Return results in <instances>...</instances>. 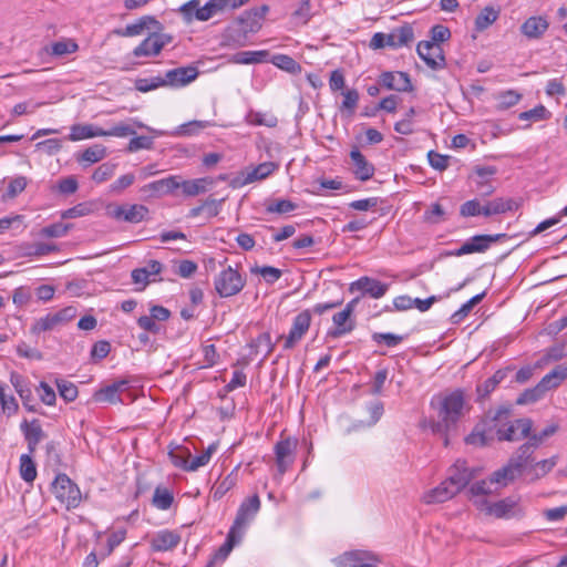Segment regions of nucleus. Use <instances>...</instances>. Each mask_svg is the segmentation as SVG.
I'll return each mask as SVG.
<instances>
[{
    "label": "nucleus",
    "mask_w": 567,
    "mask_h": 567,
    "mask_svg": "<svg viewBox=\"0 0 567 567\" xmlns=\"http://www.w3.org/2000/svg\"><path fill=\"white\" fill-rule=\"evenodd\" d=\"M59 326L60 323L55 313H48L33 323L31 327V332L34 334H40L42 332L53 330Z\"/></svg>",
    "instance_id": "nucleus-45"
},
{
    "label": "nucleus",
    "mask_w": 567,
    "mask_h": 567,
    "mask_svg": "<svg viewBox=\"0 0 567 567\" xmlns=\"http://www.w3.org/2000/svg\"><path fill=\"white\" fill-rule=\"evenodd\" d=\"M419 56L432 70H441L445 66V58L441 44L421 41L416 48Z\"/></svg>",
    "instance_id": "nucleus-15"
},
{
    "label": "nucleus",
    "mask_w": 567,
    "mask_h": 567,
    "mask_svg": "<svg viewBox=\"0 0 567 567\" xmlns=\"http://www.w3.org/2000/svg\"><path fill=\"white\" fill-rule=\"evenodd\" d=\"M370 558L369 554L352 551L339 558L337 567H360L363 560Z\"/></svg>",
    "instance_id": "nucleus-49"
},
{
    "label": "nucleus",
    "mask_w": 567,
    "mask_h": 567,
    "mask_svg": "<svg viewBox=\"0 0 567 567\" xmlns=\"http://www.w3.org/2000/svg\"><path fill=\"white\" fill-rule=\"evenodd\" d=\"M69 229H70L69 225L63 224V223H55V224L49 225L47 227H43L40 231V235L42 237H48V238H59V237L65 236L68 234Z\"/></svg>",
    "instance_id": "nucleus-58"
},
{
    "label": "nucleus",
    "mask_w": 567,
    "mask_h": 567,
    "mask_svg": "<svg viewBox=\"0 0 567 567\" xmlns=\"http://www.w3.org/2000/svg\"><path fill=\"white\" fill-rule=\"evenodd\" d=\"M241 537L243 534L230 528L227 534L226 542L218 548L206 567H213L217 561H224L233 550L234 546L240 542Z\"/></svg>",
    "instance_id": "nucleus-31"
},
{
    "label": "nucleus",
    "mask_w": 567,
    "mask_h": 567,
    "mask_svg": "<svg viewBox=\"0 0 567 567\" xmlns=\"http://www.w3.org/2000/svg\"><path fill=\"white\" fill-rule=\"evenodd\" d=\"M20 475L23 481L32 483L37 477V467L32 458L23 454L20 457Z\"/></svg>",
    "instance_id": "nucleus-47"
},
{
    "label": "nucleus",
    "mask_w": 567,
    "mask_h": 567,
    "mask_svg": "<svg viewBox=\"0 0 567 567\" xmlns=\"http://www.w3.org/2000/svg\"><path fill=\"white\" fill-rule=\"evenodd\" d=\"M134 182L135 175L133 173L122 175L110 185V193L121 194L123 190L128 188Z\"/></svg>",
    "instance_id": "nucleus-62"
},
{
    "label": "nucleus",
    "mask_w": 567,
    "mask_h": 567,
    "mask_svg": "<svg viewBox=\"0 0 567 567\" xmlns=\"http://www.w3.org/2000/svg\"><path fill=\"white\" fill-rule=\"evenodd\" d=\"M388 289V284H383L370 277H361L357 281L352 282L350 286L351 291L358 290L375 299L383 297L386 293Z\"/></svg>",
    "instance_id": "nucleus-21"
},
{
    "label": "nucleus",
    "mask_w": 567,
    "mask_h": 567,
    "mask_svg": "<svg viewBox=\"0 0 567 567\" xmlns=\"http://www.w3.org/2000/svg\"><path fill=\"white\" fill-rule=\"evenodd\" d=\"M476 504L480 509L485 511L486 514L499 519L520 518L525 515V509L520 505L519 496L505 497L495 503L482 499L476 502Z\"/></svg>",
    "instance_id": "nucleus-3"
},
{
    "label": "nucleus",
    "mask_w": 567,
    "mask_h": 567,
    "mask_svg": "<svg viewBox=\"0 0 567 567\" xmlns=\"http://www.w3.org/2000/svg\"><path fill=\"white\" fill-rule=\"evenodd\" d=\"M250 348L256 354L261 353V361H264L274 350L270 334L268 332L260 333L251 341Z\"/></svg>",
    "instance_id": "nucleus-40"
},
{
    "label": "nucleus",
    "mask_w": 567,
    "mask_h": 567,
    "mask_svg": "<svg viewBox=\"0 0 567 567\" xmlns=\"http://www.w3.org/2000/svg\"><path fill=\"white\" fill-rule=\"evenodd\" d=\"M260 509V498L257 494L246 498L239 506L230 528L244 534L246 526L254 519Z\"/></svg>",
    "instance_id": "nucleus-12"
},
{
    "label": "nucleus",
    "mask_w": 567,
    "mask_h": 567,
    "mask_svg": "<svg viewBox=\"0 0 567 567\" xmlns=\"http://www.w3.org/2000/svg\"><path fill=\"white\" fill-rule=\"evenodd\" d=\"M173 37L167 33L153 32L144 39L132 52L135 58H152L172 43Z\"/></svg>",
    "instance_id": "nucleus-9"
},
{
    "label": "nucleus",
    "mask_w": 567,
    "mask_h": 567,
    "mask_svg": "<svg viewBox=\"0 0 567 567\" xmlns=\"http://www.w3.org/2000/svg\"><path fill=\"white\" fill-rule=\"evenodd\" d=\"M245 285V276L231 266H227L219 271L214 279L215 290L221 298H228L239 293Z\"/></svg>",
    "instance_id": "nucleus-4"
},
{
    "label": "nucleus",
    "mask_w": 567,
    "mask_h": 567,
    "mask_svg": "<svg viewBox=\"0 0 567 567\" xmlns=\"http://www.w3.org/2000/svg\"><path fill=\"white\" fill-rule=\"evenodd\" d=\"M354 303L355 300L350 301L342 311L333 316L332 321L334 329L329 332L331 337L338 338L352 331L354 324L350 320V317L354 310Z\"/></svg>",
    "instance_id": "nucleus-20"
},
{
    "label": "nucleus",
    "mask_w": 567,
    "mask_h": 567,
    "mask_svg": "<svg viewBox=\"0 0 567 567\" xmlns=\"http://www.w3.org/2000/svg\"><path fill=\"white\" fill-rule=\"evenodd\" d=\"M212 406L217 410L221 421L230 420L234 416L236 403L235 399L228 396L227 392H217L212 398Z\"/></svg>",
    "instance_id": "nucleus-28"
},
{
    "label": "nucleus",
    "mask_w": 567,
    "mask_h": 567,
    "mask_svg": "<svg viewBox=\"0 0 567 567\" xmlns=\"http://www.w3.org/2000/svg\"><path fill=\"white\" fill-rule=\"evenodd\" d=\"M512 209V202L503 198H495L482 206V215L491 216L505 213Z\"/></svg>",
    "instance_id": "nucleus-44"
},
{
    "label": "nucleus",
    "mask_w": 567,
    "mask_h": 567,
    "mask_svg": "<svg viewBox=\"0 0 567 567\" xmlns=\"http://www.w3.org/2000/svg\"><path fill=\"white\" fill-rule=\"evenodd\" d=\"M567 378V368L558 365L547 373L534 390H554L561 385Z\"/></svg>",
    "instance_id": "nucleus-33"
},
{
    "label": "nucleus",
    "mask_w": 567,
    "mask_h": 567,
    "mask_svg": "<svg viewBox=\"0 0 567 567\" xmlns=\"http://www.w3.org/2000/svg\"><path fill=\"white\" fill-rule=\"evenodd\" d=\"M475 173L481 178L478 182L480 190L483 194H491L493 188L492 186L487 185V182L489 177L496 174V168L494 166H477Z\"/></svg>",
    "instance_id": "nucleus-48"
},
{
    "label": "nucleus",
    "mask_w": 567,
    "mask_h": 567,
    "mask_svg": "<svg viewBox=\"0 0 567 567\" xmlns=\"http://www.w3.org/2000/svg\"><path fill=\"white\" fill-rule=\"evenodd\" d=\"M179 188V177L168 176L158 181H154L142 187V192L150 196L161 197L172 194L175 189Z\"/></svg>",
    "instance_id": "nucleus-22"
},
{
    "label": "nucleus",
    "mask_w": 567,
    "mask_h": 567,
    "mask_svg": "<svg viewBox=\"0 0 567 567\" xmlns=\"http://www.w3.org/2000/svg\"><path fill=\"white\" fill-rule=\"evenodd\" d=\"M52 492L56 499L63 504L66 509L76 508L81 501L82 494L79 486L71 481L66 474L56 475L52 483Z\"/></svg>",
    "instance_id": "nucleus-5"
},
{
    "label": "nucleus",
    "mask_w": 567,
    "mask_h": 567,
    "mask_svg": "<svg viewBox=\"0 0 567 567\" xmlns=\"http://www.w3.org/2000/svg\"><path fill=\"white\" fill-rule=\"evenodd\" d=\"M214 185V181L210 177H202L189 181L179 179V188L186 196H197L208 190Z\"/></svg>",
    "instance_id": "nucleus-34"
},
{
    "label": "nucleus",
    "mask_w": 567,
    "mask_h": 567,
    "mask_svg": "<svg viewBox=\"0 0 567 567\" xmlns=\"http://www.w3.org/2000/svg\"><path fill=\"white\" fill-rule=\"evenodd\" d=\"M380 83L389 90L399 92L412 91L410 76L405 72H383L380 76Z\"/></svg>",
    "instance_id": "nucleus-24"
},
{
    "label": "nucleus",
    "mask_w": 567,
    "mask_h": 567,
    "mask_svg": "<svg viewBox=\"0 0 567 567\" xmlns=\"http://www.w3.org/2000/svg\"><path fill=\"white\" fill-rule=\"evenodd\" d=\"M78 43L72 39L56 41L51 45V53L56 56H63L76 52Z\"/></svg>",
    "instance_id": "nucleus-51"
},
{
    "label": "nucleus",
    "mask_w": 567,
    "mask_h": 567,
    "mask_svg": "<svg viewBox=\"0 0 567 567\" xmlns=\"http://www.w3.org/2000/svg\"><path fill=\"white\" fill-rule=\"evenodd\" d=\"M311 316L308 311H302L293 319L292 327L285 340V349H292L309 330Z\"/></svg>",
    "instance_id": "nucleus-17"
},
{
    "label": "nucleus",
    "mask_w": 567,
    "mask_h": 567,
    "mask_svg": "<svg viewBox=\"0 0 567 567\" xmlns=\"http://www.w3.org/2000/svg\"><path fill=\"white\" fill-rule=\"evenodd\" d=\"M423 218L429 224H440L445 220V210L439 203H434L424 212Z\"/></svg>",
    "instance_id": "nucleus-55"
},
{
    "label": "nucleus",
    "mask_w": 567,
    "mask_h": 567,
    "mask_svg": "<svg viewBox=\"0 0 567 567\" xmlns=\"http://www.w3.org/2000/svg\"><path fill=\"white\" fill-rule=\"evenodd\" d=\"M254 274L260 275L267 284H274L281 277L282 272L280 269L272 266H262L251 269Z\"/></svg>",
    "instance_id": "nucleus-59"
},
{
    "label": "nucleus",
    "mask_w": 567,
    "mask_h": 567,
    "mask_svg": "<svg viewBox=\"0 0 567 567\" xmlns=\"http://www.w3.org/2000/svg\"><path fill=\"white\" fill-rule=\"evenodd\" d=\"M135 392H93L90 402L101 404H131L136 400Z\"/></svg>",
    "instance_id": "nucleus-26"
},
{
    "label": "nucleus",
    "mask_w": 567,
    "mask_h": 567,
    "mask_svg": "<svg viewBox=\"0 0 567 567\" xmlns=\"http://www.w3.org/2000/svg\"><path fill=\"white\" fill-rule=\"evenodd\" d=\"M165 86L163 76H151L144 79H137L135 82V89L140 92L146 93L158 87Z\"/></svg>",
    "instance_id": "nucleus-52"
},
{
    "label": "nucleus",
    "mask_w": 567,
    "mask_h": 567,
    "mask_svg": "<svg viewBox=\"0 0 567 567\" xmlns=\"http://www.w3.org/2000/svg\"><path fill=\"white\" fill-rule=\"evenodd\" d=\"M297 441L290 437L281 440L275 445L276 465L279 476H282L295 461Z\"/></svg>",
    "instance_id": "nucleus-14"
},
{
    "label": "nucleus",
    "mask_w": 567,
    "mask_h": 567,
    "mask_svg": "<svg viewBox=\"0 0 567 567\" xmlns=\"http://www.w3.org/2000/svg\"><path fill=\"white\" fill-rule=\"evenodd\" d=\"M106 214L109 217L117 220L131 224H138L143 221L147 214L148 208L141 204L133 205H109L106 207Z\"/></svg>",
    "instance_id": "nucleus-8"
},
{
    "label": "nucleus",
    "mask_w": 567,
    "mask_h": 567,
    "mask_svg": "<svg viewBox=\"0 0 567 567\" xmlns=\"http://www.w3.org/2000/svg\"><path fill=\"white\" fill-rule=\"evenodd\" d=\"M431 409L437 421L431 422L433 433L443 437V444L449 445V435L455 430L456 423L468 410L463 392H439L431 400Z\"/></svg>",
    "instance_id": "nucleus-1"
},
{
    "label": "nucleus",
    "mask_w": 567,
    "mask_h": 567,
    "mask_svg": "<svg viewBox=\"0 0 567 567\" xmlns=\"http://www.w3.org/2000/svg\"><path fill=\"white\" fill-rule=\"evenodd\" d=\"M260 20L261 16H258L257 11L248 10L243 12L236 19V23L240 27V33L237 35H227V44L234 47H244L246 44L247 35L249 33H256L261 29Z\"/></svg>",
    "instance_id": "nucleus-7"
},
{
    "label": "nucleus",
    "mask_w": 567,
    "mask_h": 567,
    "mask_svg": "<svg viewBox=\"0 0 567 567\" xmlns=\"http://www.w3.org/2000/svg\"><path fill=\"white\" fill-rule=\"evenodd\" d=\"M414 38L413 29L409 25H403L394 29L390 33H375L370 41V48L378 50L385 47L398 49L408 45Z\"/></svg>",
    "instance_id": "nucleus-6"
},
{
    "label": "nucleus",
    "mask_w": 567,
    "mask_h": 567,
    "mask_svg": "<svg viewBox=\"0 0 567 567\" xmlns=\"http://www.w3.org/2000/svg\"><path fill=\"white\" fill-rule=\"evenodd\" d=\"M104 133L105 136L126 137L128 135H135L136 131L128 123H118L109 130H104Z\"/></svg>",
    "instance_id": "nucleus-64"
},
{
    "label": "nucleus",
    "mask_w": 567,
    "mask_h": 567,
    "mask_svg": "<svg viewBox=\"0 0 567 567\" xmlns=\"http://www.w3.org/2000/svg\"><path fill=\"white\" fill-rule=\"evenodd\" d=\"M274 64L281 70L296 73L300 70V65L289 55L279 54L274 58Z\"/></svg>",
    "instance_id": "nucleus-61"
},
{
    "label": "nucleus",
    "mask_w": 567,
    "mask_h": 567,
    "mask_svg": "<svg viewBox=\"0 0 567 567\" xmlns=\"http://www.w3.org/2000/svg\"><path fill=\"white\" fill-rule=\"evenodd\" d=\"M174 502V495L172 491L166 487L157 486L154 491L152 504L157 509L166 511L168 509Z\"/></svg>",
    "instance_id": "nucleus-41"
},
{
    "label": "nucleus",
    "mask_w": 567,
    "mask_h": 567,
    "mask_svg": "<svg viewBox=\"0 0 567 567\" xmlns=\"http://www.w3.org/2000/svg\"><path fill=\"white\" fill-rule=\"evenodd\" d=\"M171 462L176 466L181 467L184 471H187L188 461L190 458V452L186 447H176L172 450L169 453Z\"/></svg>",
    "instance_id": "nucleus-53"
},
{
    "label": "nucleus",
    "mask_w": 567,
    "mask_h": 567,
    "mask_svg": "<svg viewBox=\"0 0 567 567\" xmlns=\"http://www.w3.org/2000/svg\"><path fill=\"white\" fill-rule=\"evenodd\" d=\"M350 157L354 166L353 174L355 177L363 182L369 181L374 174V166L365 159L358 148L350 152Z\"/></svg>",
    "instance_id": "nucleus-27"
},
{
    "label": "nucleus",
    "mask_w": 567,
    "mask_h": 567,
    "mask_svg": "<svg viewBox=\"0 0 567 567\" xmlns=\"http://www.w3.org/2000/svg\"><path fill=\"white\" fill-rule=\"evenodd\" d=\"M549 28V21L543 16H533L520 25L522 34L528 40H539Z\"/></svg>",
    "instance_id": "nucleus-19"
},
{
    "label": "nucleus",
    "mask_w": 567,
    "mask_h": 567,
    "mask_svg": "<svg viewBox=\"0 0 567 567\" xmlns=\"http://www.w3.org/2000/svg\"><path fill=\"white\" fill-rule=\"evenodd\" d=\"M506 234L496 235H476L466 240L460 248L446 252V256H463L475 252H483L489 248L493 243L506 238Z\"/></svg>",
    "instance_id": "nucleus-11"
},
{
    "label": "nucleus",
    "mask_w": 567,
    "mask_h": 567,
    "mask_svg": "<svg viewBox=\"0 0 567 567\" xmlns=\"http://www.w3.org/2000/svg\"><path fill=\"white\" fill-rule=\"evenodd\" d=\"M106 156V148L101 144H95L87 147L82 154L79 161L87 164H94L102 161Z\"/></svg>",
    "instance_id": "nucleus-46"
},
{
    "label": "nucleus",
    "mask_w": 567,
    "mask_h": 567,
    "mask_svg": "<svg viewBox=\"0 0 567 567\" xmlns=\"http://www.w3.org/2000/svg\"><path fill=\"white\" fill-rule=\"evenodd\" d=\"M297 208V204L289 199L274 200L266 206V212L269 214H287L293 212Z\"/></svg>",
    "instance_id": "nucleus-54"
},
{
    "label": "nucleus",
    "mask_w": 567,
    "mask_h": 567,
    "mask_svg": "<svg viewBox=\"0 0 567 567\" xmlns=\"http://www.w3.org/2000/svg\"><path fill=\"white\" fill-rule=\"evenodd\" d=\"M343 101L341 110H346L349 114H353L359 102V93L357 90L351 89L342 92Z\"/></svg>",
    "instance_id": "nucleus-63"
},
{
    "label": "nucleus",
    "mask_w": 567,
    "mask_h": 567,
    "mask_svg": "<svg viewBox=\"0 0 567 567\" xmlns=\"http://www.w3.org/2000/svg\"><path fill=\"white\" fill-rule=\"evenodd\" d=\"M138 382L140 380L137 378L126 375L118 378L111 383L104 384L102 388H100V390H122L123 386H126L125 390H143L144 385L140 384Z\"/></svg>",
    "instance_id": "nucleus-39"
},
{
    "label": "nucleus",
    "mask_w": 567,
    "mask_h": 567,
    "mask_svg": "<svg viewBox=\"0 0 567 567\" xmlns=\"http://www.w3.org/2000/svg\"><path fill=\"white\" fill-rule=\"evenodd\" d=\"M197 76V68L189 65L169 70L163 78L165 86L182 87L193 82Z\"/></svg>",
    "instance_id": "nucleus-16"
},
{
    "label": "nucleus",
    "mask_w": 567,
    "mask_h": 567,
    "mask_svg": "<svg viewBox=\"0 0 567 567\" xmlns=\"http://www.w3.org/2000/svg\"><path fill=\"white\" fill-rule=\"evenodd\" d=\"M21 430L24 434V439L28 442V447L30 453H33L37 449V445L44 437V432L38 420H33L30 423L24 421L21 424Z\"/></svg>",
    "instance_id": "nucleus-29"
},
{
    "label": "nucleus",
    "mask_w": 567,
    "mask_h": 567,
    "mask_svg": "<svg viewBox=\"0 0 567 567\" xmlns=\"http://www.w3.org/2000/svg\"><path fill=\"white\" fill-rule=\"evenodd\" d=\"M511 410L508 406L502 405L495 412L489 411L488 416L492 421L496 422V435L499 441H520L526 439L533 427V422L529 419H517L507 423H502L509 416Z\"/></svg>",
    "instance_id": "nucleus-2"
},
{
    "label": "nucleus",
    "mask_w": 567,
    "mask_h": 567,
    "mask_svg": "<svg viewBox=\"0 0 567 567\" xmlns=\"http://www.w3.org/2000/svg\"><path fill=\"white\" fill-rule=\"evenodd\" d=\"M268 56V51H244L234 54L230 59L233 63L236 64H256L266 61Z\"/></svg>",
    "instance_id": "nucleus-38"
},
{
    "label": "nucleus",
    "mask_w": 567,
    "mask_h": 567,
    "mask_svg": "<svg viewBox=\"0 0 567 567\" xmlns=\"http://www.w3.org/2000/svg\"><path fill=\"white\" fill-rule=\"evenodd\" d=\"M150 23L158 24V21L154 17L144 16L137 22L127 24L124 29H116L114 33L120 37H136L142 34Z\"/></svg>",
    "instance_id": "nucleus-36"
},
{
    "label": "nucleus",
    "mask_w": 567,
    "mask_h": 567,
    "mask_svg": "<svg viewBox=\"0 0 567 567\" xmlns=\"http://www.w3.org/2000/svg\"><path fill=\"white\" fill-rule=\"evenodd\" d=\"M181 543V535L174 530H159L151 539V547L154 551L173 550Z\"/></svg>",
    "instance_id": "nucleus-25"
},
{
    "label": "nucleus",
    "mask_w": 567,
    "mask_h": 567,
    "mask_svg": "<svg viewBox=\"0 0 567 567\" xmlns=\"http://www.w3.org/2000/svg\"><path fill=\"white\" fill-rule=\"evenodd\" d=\"M100 136H105L104 130L94 124H74L71 126L69 140L78 142Z\"/></svg>",
    "instance_id": "nucleus-32"
},
{
    "label": "nucleus",
    "mask_w": 567,
    "mask_h": 567,
    "mask_svg": "<svg viewBox=\"0 0 567 567\" xmlns=\"http://www.w3.org/2000/svg\"><path fill=\"white\" fill-rule=\"evenodd\" d=\"M484 298V292L478 293L472 297L468 301H466L457 311H455L452 316L453 322L462 321L471 310Z\"/></svg>",
    "instance_id": "nucleus-57"
},
{
    "label": "nucleus",
    "mask_w": 567,
    "mask_h": 567,
    "mask_svg": "<svg viewBox=\"0 0 567 567\" xmlns=\"http://www.w3.org/2000/svg\"><path fill=\"white\" fill-rule=\"evenodd\" d=\"M557 464V456H551L546 460H542L530 465L529 475L533 481L544 477L549 473Z\"/></svg>",
    "instance_id": "nucleus-42"
},
{
    "label": "nucleus",
    "mask_w": 567,
    "mask_h": 567,
    "mask_svg": "<svg viewBox=\"0 0 567 567\" xmlns=\"http://www.w3.org/2000/svg\"><path fill=\"white\" fill-rule=\"evenodd\" d=\"M498 18V11L493 7H485L475 19V29L478 32L486 30Z\"/></svg>",
    "instance_id": "nucleus-43"
},
{
    "label": "nucleus",
    "mask_w": 567,
    "mask_h": 567,
    "mask_svg": "<svg viewBox=\"0 0 567 567\" xmlns=\"http://www.w3.org/2000/svg\"><path fill=\"white\" fill-rule=\"evenodd\" d=\"M473 477L474 474L466 467V463L464 461H457L450 470V475L446 478V482L457 494L470 483Z\"/></svg>",
    "instance_id": "nucleus-18"
},
{
    "label": "nucleus",
    "mask_w": 567,
    "mask_h": 567,
    "mask_svg": "<svg viewBox=\"0 0 567 567\" xmlns=\"http://www.w3.org/2000/svg\"><path fill=\"white\" fill-rule=\"evenodd\" d=\"M277 169V164L274 162H265L256 167L251 168L247 173H241L235 176L230 181V186L233 188H239L247 184L254 183L256 181H261L270 176Z\"/></svg>",
    "instance_id": "nucleus-13"
},
{
    "label": "nucleus",
    "mask_w": 567,
    "mask_h": 567,
    "mask_svg": "<svg viewBox=\"0 0 567 567\" xmlns=\"http://www.w3.org/2000/svg\"><path fill=\"white\" fill-rule=\"evenodd\" d=\"M522 475L509 462L491 475V483L506 486Z\"/></svg>",
    "instance_id": "nucleus-37"
},
{
    "label": "nucleus",
    "mask_w": 567,
    "mask_h": 567,
    "mask_svg": "<svg viewBox=\"0 0 567 567\" xmlns=\"http://www.w3.org/2000/svg\"><path fill=\"white\" fill-rule=\"evenodd\" d=\"M311 16V3L309 0H301L297 9L292 12L295 22L299 24H306Z\"/></svg>",
    "instance_id": "nucleus-56"
},
{
    "label": "nucleus",
    "mask_w": 567,
    "mask_h": 567,
    "mask_svg": "<svg viewBox=\"0 0 567 567\" xmlns=\"http://www.w3.org/2000/svg\"><path fill=\"white\" fill-rule=\"evenodd\" d=\"M115 168V164L103 163L94 171L92 179L96 183H103L114 175Z\"/></svg>",
    "instance_id": "nucleus-60"
},
{
    "label": "nucleus",
    "mask_w": 567,
    "mask_h": 567,
    "mask_svg": "<svg viewBox=\"0 0 567 567\" xmlns=\"http://www.w3.org/2000/svg\"><path fill=\"white\" fill-rule=\"evenodd\" d=\"M522 99V95L514 90H507L497 94V109L507 110L516 105Z\"/></svg>",
    "instance_id": "nucleus-50"
},
{
    "label": "nucleus",
    "mask_w": 567,
    "mask_h": 567,
    "mask_svg": "<svg viewBox=\"0 0 567 567\" xmlns=\"http://www.w3.org/2000/svg\"><path fill=\"white\" fill-rule=\"evenodd\" d=\"M533 453L528 444L520 445L516 453L509 458V463L520 473L526 472L529 475V467L532 465Z\"/></svg>",
    "instance_id": "nucleus-35"
},
{
    "label": "nucleus",
    "mask_w": 567,
    "mask_h": 567,
    "mask_svg": "<svg viewBox=\"0 0 567 567\" xmlns=\"http://www.w3.org/2000/svg\"><path fill=\"white\" fill-rule=\"evenodd\" d=\"M363 412L368 414L361 417L357 424L353 425L354 430L371 427L378 423L384 412V405L379 399H372L363 406Z\"/></svg>",
    "instance_id": "nucleus-23"
},
{
    "label": "nucleus",
    "mask_w": 567,
    "mask_h": 567,
    "mask_svg": "<svg viewBox=\"0 0 567 567\" xmlns=\"http://www.w3.org/2000/svg\"><path fill=\"white\" fill-rule=\"evenodd\" d=\"M456 493L447 484L446 480L443 481L439 486L427 491L422 496V501L425 504H439L451 499Z\"/></svg>",
    "instance_id": "nucleus-30"
},
{
    "label": "nucleus",
    "mask_w": 567,
    "mask_h": 567,
    "mask_svg": "<svg viewBox=\"0 0 567 567\" xmlns=\"http://www.w3.org/2000/svg\"><path fill=\"white\" fill-rule=\"evenodd\" d=\"M248 2L249 0H209L196 11V20L208 21L217 14L235 11Z\"/></svg>",
    "instance_id": "nucleus-10"
}]
</instances>
